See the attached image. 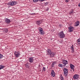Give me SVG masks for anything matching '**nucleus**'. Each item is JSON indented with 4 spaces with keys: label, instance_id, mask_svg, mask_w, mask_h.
<instances>
[{
    "label": "nucleus",
    "instance_id": "5",
    "mask_svg": "<svg viewBox=\"0 0 80 80\" xmlns=\"http://www.w3.org/2000/svg\"><path fill=\"white\" fill-rule=\"evenodd\" d=\"M33 57H30L29 58L28 61L30 63H33L34 61V59Z\"/></svg>",
    "mask_w": 80,
    "mask_h": 80
},
{
    "label": "nucleus",
    "instance_id": "10",
    "mask_svg": "<svg viewBox=\"0 0 80 80\" xmlns=\"http://www.w3.org/2000/svg\"><path fill=\"white\" fill-rule=\"evenodd\" d=\"M70 67L72 70H73V71H74V68H75V66L73 65L72 64H70Z\"/></svg>",
    "mask_w": 80,
    "mask_h": 80
},
{
    "label": "nucleus",
    "instance_id": "24",
    "mask_svg": "<svg viewBox=\"0 0 80 80\" xmlns=\"http://www.w3.org/2000/svg\"><path fill=\"white\" fill-rule=\"evenodd\" d=\"M77 43L79 45H80V38L77 40Z\"/></svg>",
    "mask_w": 80,
    "mask_h": 80
},
{
    "label": "nucleus",
    "instance_id": "33",
    "mask_svg": "<svg viewBox=\"0 0 80 80\" xmlns=\"http://www.w3.org/2000/svg\"><path fill=\"white\" fill-rule=\"evenodd\" d=\"M78 7H80V2L79 3V4H78Z\"/></svg>",
    "mask_w": 80,
    "mask_h": 80
},
{
    "label": "nucleus",
    "instance_id": "28",
    "mask_svg": "<svg viewBox=\"0 0 80 80\" xmlns=\"http://www.w3.org/2000/svg\"><path fill=\"white\" fill-rule=\"evenodd\" d=\"M73 10H72L71 11H70V12L69 13V14L71 15V14H72V13H73Z\"/></svg>",
    "mask_w": 80,
    "mask_h": 80
},
{
    "label": "nucleus",
    "instance_id": "7",
    "mask_svg": "<svg viewBox=\"0 0 80 80\" xmlns=\"http://www.w3.org/2000/svg\"><path fill=\"white\" fill-rule=\"evenodd\" d=\"M14 54L16 57H19L20 56V52H15Z\"/></svg>",
    "mask_w": 80,
    "mask_h": 80
},
{
    "label": "nucleus",
    "instance_id": "32",
    "mask_svg": "<svg viewBox=\"0 0 80 80\" xmlns=\"http://www.w3.org/2000/svg\"><path fill=\"white\" fill-rule=\"evenodd\" d=\"M54 66H55V65L53 64H52V67H54Z\"/></svg>",
    "mask_w": 80,
    "mask_h": 80
},
{
    "label": "nucleus",
    "instance_id": "20",
    "mask_svg": "<svg viewBox=\"0 0 80 80\" xmlns=\"http://www.w3.org/2000/svg\"><path fill=\"white\" fill-rule=\"evenodd\" d=\"M4 32L5 33H7L8 32V29H3Z\"/></svg>",
    "mask_w": 80,
    "mask_h": 80
},
{
    "label": "nucleus",
    "instance_id": "26",
    "mask_svg": "<svg viewBox=\"0 0 80 80\" xmlns=\"http://www.w3.org/2000/svg\"><path fill=\"white\" fill-rule=\"evenodd\" d=\"M42 71H43V72H45V71H46V69H45V67H43Z\"/></svg>",
    "mask_w": 80,
    "mask_h": 80
},
{
    "label": "nucleus",
    "instance_id": "8",
    "mask_svg": "<svg viewBox=\"0 0 80 80\" xmlns=\"http://www.w3.org/2000/svg\"><path fill=\"white\" fill-rule=\"evenodd\" d=\"M62 63L64 65V66H66V64H68V61L65 60H64L62 61Z\"/></svg>",
    "mask_w": 80,
    "mask_h": 80
},
{
    "label": "nucleus",
    "instance_id": "25",
    "mask_svg": "<svg viewBox=\"0 0 80 80\" xmlns=\"http://www.w3.org/2000/svg\"><path fill=\"white\" fill-rule=\"evenodd\" d=\"M33 1L34 3H37V2H38V1H40V0H33Z\"/></svg>",
    "mask_w": 80,
    "mask_h": 80
},
{
    "label": "nucleus",
    "instance_id": "2",
    "mask_svg": "<svg viewBox=\"0 0 80 80\" xmlns=\"http://www.w3.org/2000/svg\"><path fill=\"white\" fill-rule=\"evenodd\" d=\"M68 28V32H69L70 33L73 32V30H74L75 29L72 26H69Z\"/></svg>",
    "mask_w": 80,
    "mask_h": 80
},
{
    "label": "nucleus",
    "instance_id": "18",
    "mask_svg": "<svg viewBox=\"0 0 80 80\" xmlns=\"http://www.w3.org/2000/svg\"><path fill=\"white\" fill-rule=\"evenodd\" d=\"M3 68H5V66L2 65H0V70L2 69H3Z\"/></svg>",
    "mask_w": 80,
    "mask_h": 80
},
{
    "label": "nucleus",
    "instance_id": "1",
    "mask_svg": "<svg viewBox=\"0 0 80 80\" xmlns=\"http://www.w3.org/2000/svg\"><path fill=\"white\" fill-rule=\"evenodd\" d=\"M58 35L60 38H63L65 37V34L63 31L59 32L58 34Z\"/></svg>",
    "mask_w": 80,
    "mask_h": 80
},
{
    "label": "nucleus",
    "instance_id": "14",
    "mask_svg": "<svg viewBox=\"0 0 80 80\" xmlns=\"http://www.w3.org/2000/svg\"><path fill=\"white\" fill-rule=\"evenodd\" d=\"M42 23V21H36V23L38 24V25H40V24H41V23Z\"/></svg>",
    "mask_w": 80,
    "mask_h": 80
},
{
    "label": "nucleus",
    "instance_id": "15",
    "mask_svg": "<svg viewBox=\"0 0 80 80\" xmlns=\"http://www.w3.org/2000/svg\"><path fill=\"white\" fill-rule=\"evenodd\" d=\"M5 21L6 23H10V20L7 18H6L5 19Z\"/></svg>",
    "mask_w": 80,
    "mask_h": 80
},
{
    "label": "nucleus",
    "instance_id": "3",
    "mask_svg": "<svg viewBox=\"0 0 80 80\" xmlns=\"http://www.w3.org/2000/svg\"><path fill=\"white\" fill-rule=\"evenodd\" d=\"M17 4V2L16 1L10 2L8 3V4L11 6H14Z\"/></svg>",
    "mask_w": 80,
    "mask_h": 80
},
{
    "label": "nucleus",
    "instance_id": "30",
    "mask_svg": "<svg viewBox=\"0 0 80 80\" xmlns=\"http://www.w3.org/2000/svg\"><path fill=\"white\" fill-rule=\"evenodd\" d=\"M56 63V62H53L52 63V64L53 65H55V64Z\"/></svg>",
    "mask_w": 80,
    "mask_h": 80
},
{
    "label": "nucleus",
    "instance_id": "4",
    "mask_svg": "<svg viewBox=\"0 0 80 80\" xmlns=\"http://www.w3.org/2000/svg\"><path fill=\"white\" fill-rule=\"evenodd\" d=\"M79 77H80V76L77 74H75L74 75L73 77L74 80H78V79H79Z\"/></svg>",
    "mask_w": 80,
    "mask_h": 80
},
{
    "label": "nucleus",
    "instance_id": "22",
    "mask_svg": "<svg viewBox=\"0 0 80 80\" xmlns=\"http://www.w3.org/2000/svg\"><path fill=\"white\" fill-rule=\"evenodd\" d=\"M39 32L41 34H42V35H44V31H41Z\"/></svg>",
    "mask_w": 80,
    "mask_h": 80
},
{
    "label": "nucleus",
    "instance_id": "29",
    "mask_svg": "<svg viewBox=\"0 0 80 80\" xmlns=\"http://www.w3.org/2000/svg\"><path fill=\"white\" fill-rule=\"evenodd\" d=\"M43 31V29L41 28H39V31Z\"/></svg>",
    "mask_w": 80,
    "mask_h": 80
},
{
    "label": "nucleus",
    "instance_id": "21",
    "mask_svg": "<svg viewBox=\"0 0 80 80\" xmlns=\"http://www.w3.org/2000/svg\"><path fill=\"white\" fill-rule=\"evenodd\" d=\"M60 79L61 80H64V78H63V77L62 75H61L60 76Z\"/></svg>",
    "mask_w": 80,
    "mask_h": 80
},
{
    "label": "nucleus",
    "instance_id": "13",
    "mask_svg": "<svg viewBox=\"0 0 80 80\" xmlns=\"http://www.w3.org/2000/svg\"><path fill=\"white\" fill-rule=\"evenodd\" d=\"M70 48L71 50H72V52H74V48H73V45H72L70 47Z\"/></svg>",
    "mask_w": 80,
    "mask_h": 80
},
{
    "label": "nucleus",
    "instance_id": "23",
    "mask_svg": "<svg viewBox=\"0 0 80 80\" xmlns=\"http://www.w3.org/2000/svg\"><path fill=\"white\" fill-rule=\"evenodd\" d=\"M64 74L65 76V77H67L68 76V72H64Z\"/></svg>",
    "mask_w": 80,
    "mask_h": 80
},
{
    "label": "nucleus",
    "instance_id": "19",
    "mask_svg": "<svg viewBox=\"0 0 80 80\" xmlns=\"http://www.w3.org/2000/svg\"><path fill=\"white\" fill-rule=\"evenodd\" d=\"M58 66H59V67H61V68H63V67H64V65L62 64L61 63H59L58 64Z\"/></svg>",
    "mask_w": 80,
    "mask_h": 80
},
{
    "label": "nucleus",
    "instance_id": "12",
    "mask_svg": "<svg viewBox=\"0 0 80 80\" xmlns=\"http://www.w3.org/2000/svg\"><path fill=\"white\" fill-rule=\"evenodd\" d=\"M31 66V64L29 63H27L25 65V66L26 68H29Z\"/></svg>",
    "mask_w": 80,
    "mask_h": 80
},
{
    "label": "nucleus",
    "instance_id": "31",
    "mask_svg": "<svg viewBox=\"0 0 80 80\" xmlns=\"http://www.w3.org/2000/svg\"><path fill=\"white\" fill-rule=\"evenodd\" d=\"M45 0H39V1H40V2H43V1H45Z\"/></svg>",
    "mask_w": 80,
    "mask_h": 80
},
{
    "label": "nucleus",
    "instance_id": "6",
    "mask_svg": "<svg viewBox=\"0 0 80 80\" xmlns=\"http://www.w3.org/2000/svg\"><path fill=\"white\" fill-rule=\"evenodd\" d=\"M51 74V76H52L53 77H55V72H54L53 70H52Z\"/></svg>",
    "mask_w": 80,
    "mask_h": 80
},
{
    "label": "nucleus",
    "instance_id": "11",
    "mask_svg": "<svg viewBox=\"0 0 80 80\" xmlns=\"http://www.w3.org/2000/svg\"><path fill=\"white\" fill-rule=\"evenodd\" d=\"M79 25H80V22L79 21H77L75 23V27H78Z\"/></svg>",
    "mask_w": 80,
    "mask_h": 80
},
{
    "label": "nucleus",
    "instance_id": "27",
    "mask_svg": "<svg viewBox=\"0 0 80 80\" xmlns=\"http://www.w3.org/2000/svg\"><path fill=\"white\" fill-rule=\"evenodd\" d=\"M3 56L2 55L0 54V59H2V58H3Z\"/></svg>",
    "mask_w": 80,
    "mask_h": 80
},
{
    "label": "nucleus",
    "instance_id": "16",
    "mask_svg": "<svg viewBox=\"0 0 80 80\" xmlns=\"http://www.w3.org/2000/svg\"><path fill=\"white\" fill-rule=\"evenodd\" d=\"M55 54L53 52H51L50 55L51 57H53L55 56Z\"/></svg>",
    "mask_w": 80,
    "mask_h": 80
},
{
    "label": "nucleus",
    "instance_id": "9",
    "mask_svg": "<svg viewBox=\"0 0 80 80\" xmlns=\"http://www.w3.org/2000/svg\"><path fill=\"white\" fill-rule=\"evenodd\" d=\"M52 53V51L50 49H48L47 51V55H49Z\"/></svg>",
    "mask_w": 80,
    "mask_h": 80
},
{
    "label": "nucleus",
    "instance_id": "17",
    "mask_svg": "<svg viewBox=\"0 0 80 80\" xmlns=\"http://www.w3.org/2000/svg\"><path fill=\"white\" fill-rule=\"evenodd\" d=\"M68 69L66 68H64V72L68 73Z\"/></svg>",
    "mask_w": 80,
    "mask_h": 80
},
{
    "label": "nucleus",
    "instance_id": "34",
    "mask_svg": "<svg viewBox=\"0 0 80 80\" xmlns=\"http://www.w3.org/2000/svg\"><path fill=\"white\" fill-rule=\"evenodd\" d=\"M65 2H66V3H68V1L66 0Z\"/></svg>",
    "mask_w": 80,
    "mask_h": 80
}]
</instances>
